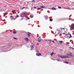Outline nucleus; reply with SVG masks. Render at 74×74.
Masks as SVG:
<instances>
[{
	"label": "nucleus",
	"instance_id": "obj_1",
	"mask_svg": "<svg viewBox=\"0 0 74 74\" xmlns=\"http://www.w3.org/2000/svg\"><path fill=\"white\" fill-rule=\"evenodd\" d=\"M26 15V13L25 12H23L22 14H21L20 17L21 18H23L24 16H25V15Z\"/></svg>",
	"mask_w": 74,
	"mask_h": 74
},
{
	"label": "nucleus",
	"instance_id": "obj_2",
	"mask_svg": "<svg viewBox=\"0 0 74 74\" xmlns=\"http://www.w3.org/2000/svg\"><path fill=\"white\" fill-rule=\"evenodd\" d=\"M69 27H70V25H69ZM71 29H73L72 30H74V24H72L71 26Z\"/></svg>",
	"mask_w": 74,
	"mask_h": 74
},
{
	"label": "nucleus",
	"instance_id": "obj_3",
	"mask_svg": "<svg viewBox=\"0 0 74 74\" xmlns=\"http://www.w3.org/2000/svg\"><path fill=\"white\" fill-rule=\"evenodd\" d=\"M60 58L61 59H64L65 58H67V57H66L65 56H60Z\"/></svg>",
	"mask_w": 74,
	"mask_h": 74
},
{
	"label": "nucleus",
	"instance_id": "obj_4",
	"mask_svg": "<svg viewBox=\"0 0 74 74\" xmlns=\"http://www.w3.org/2000/svg\"><path fill=\"white\" fill-rule=\"evenodd\" d=\"M62 29L61 28H60L58 29V31L59 32V33H61V31H62Z\"/></svg>",
	"mask_w": 74,
	"mask_h": 74
},
{
	"label": "nucleus",
	"instance_id": "obj_5",
	"mask_svg": "<svg viewBox=\"0 0 74 74\" xmlns=\"http://www.w3.org/2000/svg\"><path fill=\"white\" fill-rule=\"evenodd\" d=\"M36 56H41V54L40 53H37L36 54Z\"/></svg>",
	"mask_w": 74,
	"mask_h": 74
},
{
	"label": "nucleus",
	"instance_id": "obj_6",
	"mask_svg": "<svg viewBox=\"0 0 74 74\" xmlns=\"http://www.w3.org/2000/svg\"><path fill=\"white\" fill-rule=\"evenodd\" d=\"M25 41H27V42H28V41H29V39H28V38H25Z\"/></svg>",
	"mask_w": 74,
	"mask_h": 74
},
{
	"label": "nucleus",
	"instance_id": "obj_7",
	"mask_svg": "<svg viewBox=\"0 0 74 74\" xmlns=\"http://www.w3.org/2000/svg\"><path fill=\"white\" fill-rule=\"evenodd\" d=\"M56 55V53H52L50 54V55L51 56H52V55Z\"/></svg>",
	"mask_w": 74,
	"mask_h": 74
},
{
	"label": "nucleus",
	"instance_id": "obj_8",
	"mask_svg": "<svg viewBox=\"0 0 74 74\" xmlns=\"http://www.w3.org/2000/svg\"><path fill=\"white\" fill-rule=\"evenodd\" d=\"M40 8H44V9H47V8L45 7L44 6H40Z\"/></svg>",
	"mask_w": 74,
	"mask_h": 74
},
{
	"label": "nucleus",
	"instance_id": "obj_9",
	"mask_svg": "<svg viewBox=\"0 0 74 74\" xmlns=\"http://www.w3.org/2000/svg\"><path fill=\"white\" fill-rule=\"evenodd\" d=\"M67 35H69V36H70L69 37V38H71V37H72V36H71V34H67Z\"/></svg>",
	"mask_w": 74,
	"mask_h": 74
},
{
	"label": "nucleus",
	"instance_id": "obj_10",
	"mask_svg": "<svg viewBox=\"0 0 74 74\" xmlns=\"http://www.w3.org/2000/svg\"><path fill=\"white\" fill-rule=\"evenodd\" d=\"M45 19H46V20H47V19H48V16H45Z\"/></svg>",
	"mask_w": 74,
	"mask_h": 74
},
{
	"label": "nucleus",
	"instance_id": "obj_11",
	"mask_svg": "<svg viewBox=\"0 0 74 74\" xmlns=\"http://www.w3.org/2000/svg\"><path fill=\"white\" fill-rule=\"evenodd\" d=\"M69 53V54H67V55H72V54H73L72 53H70V52Z\"/></svg>",
	"mask_w": 74,
	"mask_h": 74
},
{
	"label": "nucleus",
	"instance_id": "obj_12",
	"mask_svg": "<svg viewBox=\"0 0 74 74\" xmlns=\"http://www.w3.org/2000/svg\"><path fill=\"white\" fill-rule=\"evenodd\" d=\"M10 18L11 19H14V17L13 16H11Z\"/></svg>",
	"mask_w": 74,
	"mask_h": 74
},
{
	"label": "nucleus",
	"instance_id": "obj_13",
	"mask_svg": "<svg viewBox=\"0 0 74 74\" xmlns=\"http://www.w3.org/2000/svg\"><path fill=\"white\" fill-rule=\"evenodd\" d=\"M59 42H60V44H62V43H63V41H61Z\"/></svg>",
	"mask_w": 74,
	"mask_h": 74
},
{
	"label": "nucleus",
	"instance_id": "obj_14",
	"mask_svg": "<svg viewBox=\"0 0 74 74\" xmlns=\"http://www.w3.org/2000/svg\"><path fill=\"white\" fill-rule=\"evenodd\" d=\"M52 10H55L56 9V8H52Z\"/></svg>",
	"mask_w": 74,
	"mask_h": 74
},
{
	"label": "nucleus",
	"instance_id": "obj_15",
	"mask_svg": "<svg viewBox=\"0 0 74 74\" xmlns=\"http://www.w3.org/2000/svg\"><path fill=\"white\" fill-rule=\"evenodd\" d=\"M64 63H66V64H69V62H64Z\"/></svg>",
	"mask_w": 74,
	"mask_h": 74
},
{
	"label": "nucleus",
	"instance_id": "obj_16",
	"mask_svg": "<svg viewBox=\"0 0 74 74\" xmlns=\"http://www.w3.org/2000/svg\"><path fill=\"white\" fill-rule=\"evenodd\" d=\"M13 33H14V34H16V32L14 31L13 32Z\"/></svg>",
	"mask_w": 74,
	"mask_h": 74
},
{
	"label": "nucleus",
	"instance_id": "obj_17",
	"mask_svg": "<svg viewBox=\"0 0 74 74\" xmlns=\"http://www.w3.org/2000/svg\"><path fill=\"white\" fill-rule=\"evenodd\" d=\"M27 35L29 37H30V34H27Z\"/></svg>",
	"mask_w": 74,
	"mask_h": 74
},
{
	"label": "nucleus",
	"instance_id": "obj_18",
	"mask_svg": "<svg viewBox=\"0 0 74 74\" xmlns=\"http://www.w3.org/2000/svg\"><path fill=\"white\" fill-rule=\"evenodd\" d=\"M31 48H34V47H33V46L32 45H31Z\"/></svg>",
	"mask_w": 74,
	"mask_h": 74
},
{
	"label": "nucleus",
	"instance_id": "obj_19",
	"mask_svg": "<svg viewBox=\"0 0 74 74\" xmlns=\"http://www.w3.org/2000/svg\"><path fill=\"white\" fill-rule=\"evenodd\" d=\"M65 30H66V31L65 33H66L67 32V29H65Z\"/></svg>",
	"mask_w": 74,
	"mask_h": 74
},
{
	"label": "nucleus",
	"instance_id": "obj_20",
	"mask_svg": "<svg viewBox=\"0 0 74 74\" xmlns=\"http://www.w3.org/2000/svg\"><path fill=\"white\" fill-rule=\"evenodd\" d=\"M50 22H52V20L51 19H50Z\"/></svg>",
	"mask_w": 74,
	"mask_h": 74
},
{
	"label": "nucleus",
	"instance_id": "obj_21",
	"mask_svg": "<svg viewBox=\"0 0 74 74\" xmlns=\"http://www.w3.org/2000/svg\"><path fill=\"white\" fill-rule=\"evenodd\" d=\"M31 16L32 18H33V16L32 15H31Z\"/></svg>",
	"mask_w": 74,
	"mask_h": 74
},
{
	"label": "nucleus",
	"instance_id": "obj_22",
	"mask_svg": "<svg viewBox=\"0 0 74 74\" xmlns=\"http://www.w3.org/2000/svg\"><path fill=\"white\" fill-rule=\"evenodd\" d=\"M41 40H39V42H41Z\"/></svg>",
	"mask_w": 74,
	"mask_h": 74
},
{
	"label": "nucleus",
	"instance_id": "obj_23",
	"mask_svg": "<svg viewBox=\"0 0 74 74\" xmlns=\"http://www.w3.org/2000/svg\"><path fill=\"white\" fill-rule=\"evenodd\" d=\"M38 9H39V10H41V8H38Z\"/></svg>",
	"mask_w": 74,
	"mask_h": 74
},
{
	"label": "nucleus",
	"instance_id": "obj_24",
	"mask_svg": "<svg viewBox=\"0 0 74 74\" xmlns=\"http://www.w3.org/2000/svg\"><path fill=\"white\" fill-rule=\"evenodd\" d=\"M14 39H15V40H17V39L15 38H13Z\"/></svg>",
	"mask_w": 74,
	"mask_h": 74
},
{
	"label": "nucleus",
	"instance_id": "obj_25",
	"mask_svg": "<svg viewBox=\"0 0 74 74\" xmlns=\"http://www.w3.org/2000/svg\"><path fill=\"white\" fill-rule=\"evenodd\" d=\"M32 1L33 2V3H35V1H34V0H33Z\"/></svg>",
	"mask_w": 74,
	"mask_h": 74
},
{
	"label": "nucleus",
	"instance_id": "obj_26",
	"mask_svg": "<svg viewBox=\"0 0 74 74\" xmlns=\"http://www.w3.org/2000/svg\"><path fill=\"white\" fill-rule=\"evenodd\" d=\"M24 8H25V7H24L22 8V10H23V9H24Z\"/></svg>",
	"mask_w": 74,
	"mask_h": 74
},
{
	"label": "nucleus",
	"instance_id": "obj_27",
	"mask_svg": "<svg viewBox=\"0 0 74 74\" xmlns=\"http://www.w3.org/2000/svg\"><path fill=\"white\" fill-rule=\"evenodd\" d=\"M16 11V10H13L12 11V12H15Z\"/></svg>",
	"mask_w": 74,
	"mask_h": 74
},
{
	"label": "nucleus",
	"instance_id": "obj_28",
	"mask_svg": "<svg viewBox=\"0 0 74 74\" xmlns=\"http://www.w3.org/2000/svg\"><path fill=\"white\" fill-rule=\"evenodd\" d=\"M31 51H33V48H32L31 49Z\"/></svg>",
	"mask_w": 74,
	"mask_h": 74
},
{
	"label": "nucleus",
	"instance_id": "obj_29",
	"mask_svg": "<svg viewBox=\"0 0 74 74\" xmlns=\"http://www.w3.org/2000/svg\"><path fill=\"white\" fill-rule=\"evenodd\" d=\"M71 49H74V48H73V47H71Z\"/></svg>",
	"mask_w": 74,
	"mask_h": 74
},
{
	"label": "nucleus",
	"instance_id": "obj_30",
	"mask_svg": "<svg viewBox=\"0 0 74 74\" xmlns=\"http://www.w3.org/2000/svg\"><path fill=\"white\" fill-rule=\"evenodd\" d=\"M62 34H66V33H63Z\"/></svg>",
	"mask_w": 74,
	"mask_h": 74
},
{
	"label": "nucleus",
	"instance_id": "obj_31",
	"mask_svg": "<svg viewBox=\"0 0 74 74\" xmlns=\"http://www.w3.org/2000/svg\"><path fill=\"white\" fill-rule=\"evenodd\" d=\"M58 8H60H60H61V7H58Z\"/></svg>",
	"mask_w": 74,
	"mask_h": 74
},
{
	"label": "nucleus",
	"instance_id": "obj_32",
	"mask_svg": "<svg viewBox=\"0 0 74 74\" xmlns=\"http://www.w3.org/2000/svg\"><path fill=\"white\" fill-rule=\"evenodd\" d=\"M45 41H47V42H48V41H49V40H45Z\"/></svg>",
	"mask_w": 74,
	"mask_h": 74
},
{
	"label": "nucleus",
	"instance_id": "obj_33",
	"mask_svg": "<svg viewBox=\"0 0 74 74\" xmlns=\"http://www.w3.org/2000/svg\"><path fill=\"white\" fill-rule=\"evenodd\" d=\"M49 41H50V42H51V41H52V40H49Z\"/></svg>",
	"mask_w": 74,
	"mask_h": 74
},
{
	"label": "nucleus",
	"instance_id": "obj_34",
	"mask_svg": "<svg viewBox=\"0 0 74 74\" xmlns=\"http://www.w3.org/2000/svg\"><path fill=\"white\" fill-rule=\"evenodd\" d=\"M52 42H53V43H55V42H54V41H52Z\"/></svg>",
	"mask_w": 74,
	"mask_h": 74
},
{
	"label": "nucleus",
	"instance_id": "obj_35",
	"mask_svg": "<svg viewBox=\"0 0 74 74\" xmlns=\"http://www.w3.org/2000/svg\"><path fill=\"white\" fill-rule=\"evenodd\" d=\"M69 44V43L68 42H66V44Z\"/></svg>",
	"mask_w": 74,
	"mask_h": 74
},
{
	"label": "nucleus",
	"instance_id": "obj_36",
	"mask_svg": "<svg viewBox=\"0 0 74 74\" xmlns=\"http://www.w3.org/2000/svg\"><path fill=\"white\" fill-rule=\"evenodd\" d=\"M28 33H29V34H31V33H30V32H28Z\"/></svg>",
	"mask_w": 74,
	"mask_h": 74
},
{
	"label": "nucleus",
	"instance_id": "obj_37",
	"mask_svg": "<svg viewBox=\"0 0 74 74\" xmlns=\"http://www.w3.org/2000/svg\"><path fill=\"white\" fill-rule=\"evenodd\" d=\"M67 44L66 43H64V45H66Z\"/></svg>",
	"mask_w": 74,
	"mask_h": 74
},
{
	"label": "nucleus",
	"instance_id": "obj_38",
	"mask_svg": "<svg viewBox=\"0 0 74 74\" xmlns=\"http://www.w3.org/2000/svg\"><path fill=\"white\" fill-rule=\"evenodd\" d=\"M28 19H30V18H27Z\"/></svg>",
	"mask_w": 74,
	"mask_h": 74
},
{
	"label": "nucleus",
	"instance_id": "obj_39",
	"mask_svg": "<svg viewBox=\"0 0 74 74\" xmlns=\"http://www.w3.org/2000/svg\"><path fill=\"white\" fill-rule=\"evenodd\" d=\"M58 62H60L59 60H58L57 61Z\"/></svg>",
	"mask_w": 74,
	"mask_h": 74
},
{
	"label": "nucleus",
	"instance_id": "obj_40",
	"mask_svg": "<svg viewBox=\"0 0 74 74\" xmlns=\"http://www.w3.org/2000/svg\"><path fill=\"white\" fill-rule=\"evenodd\" d=\"M23 18H21V20H23Z\"/></svg>",
	"mask_w": 74,
	"mask_h": 74
},
{
	"label": "nucleus",
	"instance_id": "obj_41",
	"mask_svg": "<svg viewBox=\"0 0 74 74\" xmlns=\"http://www.w3.org/2000/svg\"><path fill=\"white\" fill-rule=\"evenodd\" d=\"M5 14H6L5 13H4L3 14H4V15H5Z\"/></svg>",
	"mask_w": 74,
	"mask_h": 74
},
{
	"label": "nucleus",
	"instance_id": "obj_42",
	"mask_svg": "<svg viewBox=\"0 0 74 74\" xmlns=\"http://www.w3.org/2000/svg\"><path fill=\"white\" fill-rule=\"evenodd\" d=\"M34 8H35V9H36V7H34Z\"/></svg>",
	"mask_w": 74,
	"mask_h": 74
},
{
	"label": "nucleus",
	"instance_id": "obj_43",
	"mask_svg": "<svg viewBox=\"0 0 74 74\" xmlns=\"http://www.w3.org/2000/svg\"><path fill=\"white\" fill-rule=\"evenodd\" d=\"M17 16V17H19V16Z\"/></svg>",
	"mask_w": 74,
	"mask_h": 74
},
{
	"label": "nucleus",
	"instance_id": "obj_44",
	"mask_svg": "<svg viewBox=\"0 0 74 74\" xmlns=\"http://www.w3.org/2000/svg\"><path fill=\"white\" fill-rule=\"evenodd\" d=\"M54 40H55L54 39Z\"/></svg>",
	"mask_w": 74,
	"mask_h": 74
},
{
	"label": "nucleus",
	"instance_id": "obj_45",
	"mask_svg": "<svg viewBox=\"0 0 74 74\" xmlns=\"http://www.w3.org/2000/svg\"><path fill=\"white\" fill-rule=\"evenodd\" d=\"M70 48H71V47H70Z\"/></svg>",
	"mask_w": 74,
	"mask_h": 74
}]
</instances>
